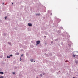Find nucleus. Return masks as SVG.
<instances>
[{"label": "nucleus", "mask_w": 78, "mask_h": 78, "mask_svg": "<svg viewBox=\"0 0 78 78\" xmlns=\"http://www.w3.org/2000/svg\"><path fill=\"white\" fill-rule=\"evenodd\" d=\"M40 43V41H36V45L37 46V44H39Z\"/></svg>", "instance_id": "nucleus-1"}, {"label": "nucleus", "mask_w": 78, "mask_h": 78, "mask_svg": "<svg viewBox=\"0 0 78 78\" xmlns=\"http://www.w3.org/2000/svg\"><path fill=\"white\" fill-rule=\"evenodd\" d=\"M28 25L29 26H32V24L31 23H28Z\"/></svg>", "instance_id": "nucleus-2"}, {"label": "nucleus", "mask_w": 78, "mask_h": 78, "mask_svg": "<svg viewBox=\"0 0 78 78\" xmlns=\"http://www.w3.org/2000/svg\"><path fill=\"white\" fill-rule=\"evenodd\" d=\"M73 57H75V56H78V55H73Z\"/></svg>", "instance_id": "nucleus-3"}, {"label": "nucleus", "mask_w": 78, "mask_h": 78, "mask_svg": "<svg viewBox=\"0 0 78 78\" xmlns=\"http://www.w3.org/2000/svg\"><path fill=\"white\" fill-rule=\"evenodd\" d=\"M0 74H4V73L3 72H0Z\"/></svg>", "instance_id": "nucleus-4"}, {"label": "nucleus", "mask_w": 78, "mask_h": 78, "mask_svg": "<svg viewBox=\"0 0 78 78\" xmlns=\"http://www.w3.org/2000/svg\"><path fill=\"white\" fill-rule=\"evenodd\" d=\"M30 61L31 62H33V59H31Z\"/></svg>", "instance_id": "nucleus-5"}, {"label": "nucleus", "mask_w": 78, "mask_h": 78, "mask_svg": "<svg viewBox=\"0 0 78 78\" xmlns=\"http://www.w3.org/2000/svg\"><path fill=\"white\" fill-rule=\"evenodd\" d=\"M16 55H19V53H17L16 54Z\"/></svg>", "instance_id": "nucleus-6"}, {"label": "nucleus", "mask_w": 78, "mask_h": 78, "mask_svg": "<svg viewBox=\"0 0 78 78\" xmlns=\"http://www.w3.org/2000/svg\"><path fill=\"white\" fill-rule=\"evenodd\" d=\"M36 15H40V13L36 14Z\"/></svg>", "instance_id": "nucleus-7"}, {"label": "nucleus", "mask_w": 78, "mask_h": 78, "mask_svg": "<svg viewBox=\"0 0 78 78\" xmlns=\"http://www.w3.org/2000/svg\"><path fill=\"white\" fill-rule=\"evenodd\" d=\"M7 58H10V56H7Z\"/></svg>", "instance_id": "nucleus-8"}, {"label": "nucleus", "mask_w": 78, "mask_h": 78, "mask_svg": "<svg viewBox=\"0 0 78 78\" xmlns=\"http://www.w3.org/2000/svg\"><path fill=\"white\" fill-rule=\"evenodd\" d=\"M10 56L12 57L13 56V55H10Z\"/></svg>", "instance_id": "nucleus-9"}, {"label": "nucleus", "mask_w": 78, "mask_h": 78, "mask_svg": "<svg viewBox=\"0 0 78 78\" xmlns=\"http://www.w3.org/2000/svg\"><path fill=\"white\" fill-rule=\"evenodd\" d=\"M0 78H3V77L2 76H1V77H0Z\"/></svg>", "instance_id": "nucleus-10"}, {"label": "nucleus", "mask_w": 78, "mask_h": 78, "mask_svg": "<svg viewBox=\"0 0 78 78\" xmlns=\"http://www.w3.org/2000/svg\"><path fill=\"white\" fill-rule=\"evenodd\" d=\"M12 73L13 74H15V72H13Z\"/></svg>", "instance_id": "nucleus-11"}, {"label": "nucleus", "mask_w": 78, "mask_h": 78, "mask_svg": "<svg viewBox=\"0 0 78 78\" xmlns=\"http://www.w3.org/2000/svg\"><path fill=\"white\" fill-rule=\"evenodd\" d=\"M6 18H7V17H5V20H6Z\"/></svg>", "instance_id": "nucleus-12"}, {"label": "nucleus", "mask_w": 78, "mask_h": 78, "mask_svg": "<svg viewBox=\"0 0 78 78\" xmlns=\"http://www.w3.org/2000/svg\"><path fill=\"white\" fill-rule=\"evenodd\" d=\"M40 76H42V74H40Z\"/></svg>", "instance_id": "nucleus-13"}, {"label": "nucleus", "mask_w": 78, "mask_h": 78, "mask_svg": "<svg viewBox=\"0 0 78 78\" xmlns=\"http://www.w3.org/2000/svg\"><path fill=\"white\" fill-rule=\"evenodd\" d=\"M23 56V54H22L21 55V56Z\"/></svg>", "instance_id": "nucleus-14"}, {"label": "nucleus", "mask_w": 78, "mask_h": 78, "mask_svg": "<svg viewBox=\"0 0 78 78\" xmlns=\"http://www.w3.org/2000/svg\"><path fill=\"white\" fill-rule=\"evenodd\" d=\"M45 73H43V75H45Z\"/></svg>", "instance_id": "nucleus-15"}, {"label": "nucleus", "mask_w": 78, "mask_h": 78, "mask_svg": "<svg viewBox=\"0 0 78 78\" xmlns=\"http://www.w3.org/2000/svg\"><path fill=\"white\" fill-rule=\"evenodd\" d=\"M22 60V58H20V61H21Z\"/></svg>", "instance_id": "nucleus-16"}, {"label": "nucleus", "mask_w": 78, "mask_h": 78, "mask_svg": "<svg viewBox=\"0 0 78 78\" xmlns=\"http://www.w3.org/2000/svg\"><path fill=\"white\" fill-rule=\"evenodd\" d=\"M44 37H46V36H44Z\"/></svg>", "instance_id": "nucleus-17"}, {"label": "nucleus", "mask_w": 78, "mask_h": 78, "mask_svg": "<svg viewBox=\"0 0 78 78\" xmlns=\"http://www.w3.org/2000/svg\"><path fill=\"white\" fill-rule=\"evenodd\" d=\"M12 5H13V3H12Z\"/></svg>", "instance_id": "nucleus-18"}, {"label": "nucleus", "mask_w": 78, "mask_h": 78, "mask_svg": "<svg viewBox=\"0 0 78 78\" xmlns=\"http://www.w3.org/2000/svg\"><path fill=\"white\" fill-rule=\"evenodd\" d=\"M3 4L4 5V3H3Z\"/></svg>", "instance_id": "nucleus-19"}, {"label": "nucleus", "mask_w": 78, "mask_h": 78, "mask_svg": "<svg viewBox=\"0 0 78 78\" xmlns=\"http://www.w3.org/2000/svg\"><path fill=\"white\" fill-rule=\"evenodd\" d=\"M73 78H75V77H73Z\"/></svg>", "instance_id": "nucleus-20"}, {"label": "nucleus", "mask_w": 78, "mask_h": 78, "mask_svg": "<svg viewBox=\"0 0 78 78\" xmlns=\"http://www.w3.org/2000/svg\"><path fill=\"white\" fill-rule=\"evenodd\" d=\"M34 62H35V61H34Z\"/></svg>", "instance_id": "nucleus-21"}, {"label": "nucleus", "mask_w": 78, "mask_h": 78, "mask_svg": "<svg viewBox=\"0 0 78 78\" xmlns=\"http://www.w3.org/2000/svg\"><path fill=\"white\" fill-rule=\"evenodd\" d=\"M36 78H38V77H37Z\"/></svg>", "instance_id": "nucleus-22"}, {"label": "nucleus", "mask_w": 78, "mask_h": 78, "mask_svg": "<svg viewBox=\"0 0 78 78\" xmlns=\"http://www.w3.org/2000/svg\"><path fill=\"white\" fill-rule=\"evenodd\" d=\"M76 62V63H77V62Z\"/></svg>", "instance_id": "nucleus-23"}]
</instances>
